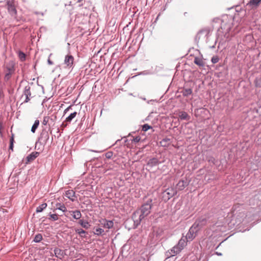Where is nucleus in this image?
<instances>
[{"instance_id": "obj_10", "label": "nucleus", "mask_w": 261, "mask_h": 261, "mask_svg": "<svg viewBox=\"0 0 261 261\" xmlns=\"http://www.w3.org/2000/svg\"><path fill=\"white\" fill-rule=\"evenodd\" d=\"M187 239L182 237L179 240L177 245L182 250L187 245Z\"/></svg>"}, {"instance_id": "obj_11", "label": "nucleus", "mask_w": 261, "mask_h": 261, "mask_svg": "<svg viewBox=\"0 0 261 261\" xmlns=\"http://www.w3.org/2000/svg\"><path fill=\"white\" fill-rule=\"evenodd\" d=\"M65 195L67 198H68L72 201H73L74 200L75 192L72 190H69L67 191L66 192Z\"/></svg>"}, {"instance_id": "obj_12", "label": "nucleus", "mask_w": 261, "mask_h": 261, "mask_svg": "<svg viewBox=\"0 0 261 261\" xmlns=\"http://www.w3.org/2000/svg\"><path fill=\"white\" fill-rule=\"evenodd\" d=\"M159 162L157 159L152 158L148 161L147 165L150 167H153L159 164Z\"/></svg>"}, {"instance_id": "obj_35", "label": "nucleus", "mask_w": 261, "mask_h": 261, "mask_svg": "<svg viewBox=\"0 0 261 261\" xmlns=\"http://www.w3.org/2000/svg\"><path fill=\"white\" fill-rule=\"evenodd\" d=\"M141 138L139 136L134 138L133 141L134 142H139L140 141Z\"/></svg>"}, {"instance_id": "obj_8", "label": "nucleus", "mask_w": 261, "mask_h": 261, "mask_svg": "<svg viewBox=\"0 0 261 261\" xmlns=\"http://www.w3.org/2000/svg\"><path fill=\"white\" fill-rule=\"evenodd\" d=\"M39 155V152H33L31 153L30 154L27 156V164L30 163L33 161Z\"/></svg>"}, {"instance_id": "obj_30", "label": "nucleus", "mask_w": 261, "mask_h": 261, "mask_svg": "<svg viewBox=\"0 0 261 261\" xmlns=\"http://www.w3.org/2000/svg\"><path fill=\"white\" fill-rule=\"evenodd\" d=\"M150 128H152L151 126H150L147 124H145L142 126V130L144 132H146L147 130Z\"/></svg>"}, {"instance_id": "obj_6", "label": "nucleus", "mask_w": 261, "mask_h": 261, "mask_svg": "<svg viewBox=\"0 0 261 261\" xmlns=\"http://www.w3.org/2000/svg\"><path fill=\"white\" fill-rule=\"evenodd\" d=\"M182 250L177 245L174 246L171 249L168 251V253L170 256H175L178 254Z\"/></svg>"}, {"instance_id": "obj_25", "label": "nucleus", "mask_w": 261, "mask_h": 261, "mask_svg": "<svg viewBox=\"0 0 261 261\" xmlns=\"http://www.w3.org/2000/svg\"><path fill=\"white\" fill-rule=\"evenodd\" d=\"M14 142V135L13 134H12L10 140V147L9 149L12 151L13 150V143Z\"/></svg>"}, {"instance_id": "obj_5", "label": "nucleus", "mask_w": 261, "mask_h": 261, "mask_svg": "<svg viewBox=\"0 0 261 261\" xmlns=\"http://www.w3.org/2000/svg\"><path fill=\"white\" fill-rule=\"evenodd\" d=\"M7 9L11 15L15 16L16 14L17 11L13 2L10 1L8 2Z\"/></svg>"}, {"instance_id": "obj_19", "label": "nucleus", "mask_w": 261, "mask_h": 261, "mask_svg": "<svg viewBox=\"0 0 261 261\" xmlns=\"http://www.w3.org/2000/svg\"><path fill=\"white\" fill-rule=\"evenodd\" d=\"M77 115V113L74 112L71 113L68 117L66 118V121L67 122H70L73 119H74Z\"/></svg>"}, {"instance_id": "obj_26", "label": "nucleus", "mask_w": 261, "mask_h": 261, "mask_svg": "<svg viewBox=\"0 0 261 261\" xmlns=\"http://www.w3.org/2000/svg\"><path fill=\"white\" fill-rule=\"evenodd\" d=\"M75 231L76 233L79 234L82 237H85L86 231L82 229H75Z\"/></svg>"}, {"instance_id": "obj_38", "label": "nucleus", "mask_w": 261, "mask_h": 261, "mask_svg": "<svg viewBox=\"0 0 261 261\" xmlns=\"http://www.w3.org/2000/svg\"><path fill=\"white\" fill-rule=\"evenodd\" d=\"M29 93H30V92L29 91H26V93H25L26 99L25 100V102H28L30 100V99L29 98V96H28V95H29Z\"/></svg>"}, {"instance_id": "obj_9", "label": "nucleus", "mask_w": 261, "mask_h": 261, "mask_svg": "<svg viewBox=\"0 0 261 261\" xmlns=\"http://www.w3.org/2000/svg\"><path fill=\"white\" fill-rule=\"evenodd\" d=\"M69 213L75 219H80L82 217L80 211L78 210L70 211Z\"/></svg>"}, {"instance_id": "obj_42", "label": "nucleus", "mask_w": 261, "mask_h": 261, "mask_svg": "<svg viewBox=\"0 0 261 261\" xmlns=\"http://www.w3.org/2000/svg\"><path fill=\"white\" fill-rule=\"evenodd\" d=\"M196 64H197V65H198V64H199V63H198V61H197V62H196Z\"/></svg>"}, {"instance_id": "obj_33", "label": "nucleus", "mask_w": 261, "mask_h": 261, "mask_svg": "<svg viewBox=\"0 0 261 261\" xmlns=\"http://www.w3.org/2000/svg\"><path fill=\"white\" fill-rule=\"evenodd\" d=\"M103 232H104V230L102 229L98 228L96 229L95 234L99 235V234H101Z\"/></svg>"}, {"instance_id": "obj_37", "label": "nucleus", "mask_w": 261, "mask_h": 261, "mask_svg": "<svg viewBox=\"0 0 261 261\" xmlns=\"http://www.w3.org/2000/svg\"><path fill=\"white\" fill-rule=\"evenodd\" d=\"M4 128V126L3 122L2 121L0 122V135L2 136V130Z\"/></svg>"}, {"instance_id": "obj_2", "label": "nucleus", "mask_w": 261, "mask_h": 261, "mask_svg": "<svg viewBox=\"0 0 261 261\" xmlns=\"http://www.w3.org/2000/svg\"><path fill=\"white\" fill-rule=\"evenodd\" d=\"M74 62V58L72 55H67L65 56L64 61V67L70 69L72 68Z\"/></svg>"}, {"instance_id": "obj_7", "label": "nucleus", "mask_w": 261, "mask_h": 261, "mask_svg": "<svg viewBox=\"0 0 261 261\" xmlns=\"http://www.w3.org/2000/svg\"><path fill=\"white\" fill-rule=\"evenodd\" d=\"M54 253L55 256L60 259L62 258L65 255L64 251L58 248L54 249Z\"/></svg>"}, {"instance_id": "obj_13", "label": "nucleus", "mask_w": 261, "mask_h": 261, "mask_svg": "<svg viewBox=\"0 0 261 261\" xmlns=\"http://www.w3.org/2000/svg\"><path fill=\"white\" fill-rule=\"evenodd\" d=\"M186 186V182L183 180H180L176 185V189L178 190H183Z\"/></svg>"}, {"instance_id": "obj_36", "label": "nucleus", "mask_w": 261, "mask_h": 261, "mask_svg": "<svg viewBox=\"0 0 261 261\" xmlns=\"http://www.w3.org/2000/svg\"><path fill=\"white\" fill-rule=\"evenodd\" d=\"M112 156V153L111 152H107L106 154V156L108 159H110Z\"/></svg>"}, {"instance_id": "obj_27", "label": "nucleus", "mask_w": 261, "mask_h": 261, "mask_svg": "<svg viewBox=\"0 0 261 261\" xmlns=\"http://www.w3.org/2000/svg\"><path fill=\"white\" fill-rule=\"evenodd\" d=\"M42 239V236L41 234L39 233L35 236L34 241L35 242H40Z\"/></svg>"}, {"instance_id": "obj_28", "label": "nucleus", "mask_w": 261, "mask_h": 261, "mask_svg": "<svg viewBox=\"0 0 261 261\" xmlns=\"http://www.w3.org/2000/svg\"><path fill=\"white\" fill-rule=\"evenodd\" d=\"M49 216L50 217L49 218V219H50L53 221H56L59 219L58 215L56 214H50Z\"/></svg>"}, {"instance_id": "obj_3", "label": "nucleus", "mask_w": 261, "mask_h": 261, "mask_svg": "<svg viewBox=\"0 0 261 261\" xmlns=\"http://www.w3.org/2000/svg\"><path fill=\"white\" fill-rule=\"evenodd\" d=\"M176 193L177 192L174 189L172 188H168L163 193V198H164L165 200H168L175 195Z\"/></svg>"}, {"instance_id": "obj_24", "label": "nucleus", "mask_w": 261, "mask_h": 261, "mask_svg": "<svg viewBox=\"0 0 261 261\" xmlns=\"http://www.w3.org/2000/svg\"><path fill=\"white\" fill-rule=\"evenodd\" d=\"M56 206L57 209H59L63 212L67 211L66 207L64 204H61V203H58L56 204Z\"/></svg>"}, {"instance_id": "obj_32", "label": "nucleus", "mask_w": 261, "mask_h": 261, "mask_svg": "<svg viewBox=\"0 0 261 261\" xmlns=\"http://www.w3.org/2000/svg\"><path fill=\"white\" fill-rule=\"evenodd\" d=\"M49 119V117H48V116L44 117L43 118V120L42 121V124L44 125H46L47 124V123L48 122Z\"/></svg>"}, {"instance_id": "obj_18", "label": "nucleus", "mask_w": 261, "mask_h": 261, "mask_svg": "<svg viewBox=\"0 0 261 261\" xmlns=\"http://www.w3.org/2000/svg\"><path fill=\"white\" fill-rule=\"evenodd\" d=\"M47 207V204L46 203H43L38 206L36 208V212L40 213L43 211V210L46 208Z\"/></svg>"}, {"instance_id": "obj_41", "label": "nucleus", "mask_w": 261, "mask_h": 261, "mask_svg": "<svg viewBox=\"0 0 261 261\" xmlns=\"http://www.w3.org/2000/svg\"><path fill=\"white\" fill-rule=\"evenodd\" d=\"M194 63L196 64V58H195L194 60Z\"/></svg>"}, {"instance_id": "obj_4", "label": "nucleus", "mask_w": 261, "mask_h": 261, "mask_svg": "<svg viewBox=\"0 0 261 261\" xmlns=\"http://www.w3.org/2000/svg\"><path fill=\"white\" fill-rule=\"evenodd\" d=\"M195 233L196 226H195V224H194L190 228L189 232L185 238H186L187 241H191L195 237Z\"/></svg>"}, {"instance_id": "obj_40", "label": "nucleus", "mask_w": 261, "mask_h": 261, "mask_svg": "<svg viewBox=\"0 0 261 261\" xmlns=\"http://www.w3.org/2000/svg\"><path fill=\"white\" fill-rule=\"evenodd\" d=\"M71 106H69L67 108H66L65 110H64V113H66L67 111H69V110L71 108Z\"/></svg>"}, {"instance_id": "obj_20", "label": "nucleus", "mask_w": 261, "mask_h": 261, "mask_svg": "<svg viewBox=\"0 0 261 261\" xmlns=\"http://www.w3.org/2000/svg\"><path fill=\"white\" fill-rule=\"evenodd\" d=\"M79 224L84 228L88 229L90 227L89 223L87 221H84L83 220H80L79 222Z\"/></svg>"}, {"instance_id": "obj_15", "label": "nucleus", "mask_w": 261, "mask_h": 261, "mask_svg": "<svg viewBox=\"0 0 261 261\" xmlns=\"http://www.w3.org/2000/svg\"><path fill=\"white\" fill-rule=\"evenodd\" d=\"M7 68L8 70V72L6 74L5 77L8 79L14 71L13 64H11V66L9 67H7Z\"/></svg>"}, {"instance_id": "obj_34", "label": "nucleus", "mask_w": 261, "mask_h": 261, "mask_svg": "<svg viewBox=\"0 0 261 261\" xmlns=\"http://www.w3.org/2000/svg\"><path fill=\"white\" fill-rule=\"evenodd\" d=\"M239 216H240V222L243 221L244 219L246 217V215L244 213H240Z\"/></svg>"}, {"instance_id": "obj_1", "label": "nucleus", "mask_w": 261, "mask_h": 261, "mask_svg": "<svg viewBox=\"0 0 261 261\" xmlns=\"http://www.w3.org/2000/svg\"><path fill=\"white\" fill-rule=\"evenodd\" d=\"M152 207V200H148L145 203L142 205L141 208L136 211L133 215V218L137 222H140L150 213Z\"/></svg>"}, {"instance_id": "obj_23", "label": "nucleus", "mask_w": 261, "mask_h": 261, "mask_svg": "<svg viewBox=\"0 0 261 261\" xmlns=\"http://www.w3.org/2000/svg\"><path fill=\"white\" fill-rule=\"evenodd\" d=\"M182 94L185 96H188L191 95L192 90L191 89H185L182 91Z\"/></svg>"}, {"instance_id": "obj_22", "label": "nucleus", "mask_w": 261, "mask_h": 261, "mask_svg": "<svg viewBox=\"0 0 261 261\" xmlns=\"http://www.w3.org/2000/svg\"><path fill=\"white\" fill-rule=\"evenodd\" d=\"M170 143V139L168 138H165L163 139L161 142L160 144L162 146H168Z\"/></svg>"}, {"instance_id": "obj_29", "label": "nucleus", "mask_w": 261, "mask_h": 261, "mask_svg": "<svg viewBox=\"0 0 261 261\" xmlns=\"http://www.w3.org/2000/svg\"><path fill=\"white\" fill-rule=\"evenodd\" d=\"M18 56L21 61H24L25 60V55L23 52L19 51Z\"/></svg>"}, {"instance_id": "obj_39", "label": "nucleus", "mask_w": 261, "mask_h": 261, "mask_svg": "<svg viewBox=\"0 0 261 261\" xmlns=\"http://www.w3.org/2000/svg\"><path fill=\"white\" fill-rule=\"evenodd\" d=\"M67 122L66 121V120L65 121H64L62 124H61V127H62L63 128L66 127L67 125Z\"/></svg>"}, {"instance_id": "obj_16", "label": "nucleus", "mask_w": 261, "mask_h": 261, "mask_svg": "<svg viewBox=\"0 0 261 261\" xmlns=\"http://www.w3.org/2000/svg\"><path fill=\"white\" fill-rule=\"evenodd\" d=\"M260 3L261 0H250L248 4L253 7H257Z\"/></svg>"}, {"instance_id": "obj_14", "label": "nucleus", "mask_w": 261, "mask_h": 261, "mask_svg": "<svg viewBox=\"0 0 261 261\" xmlns=\"http://www.w3.org/2000/svg\"><path fill=\"white\" fill-rule=\"evenodd\" d=\"M104 221V223H102V224H103V226L105 227V228H112L113 226V221H107V220H103Z\"/></svg>"}, {"instance_id": "obj_17", "label": "nucleus", "mask_w": 261, "mask_h": 261, "mask_svg": "<svg viewBox=\"0 0 261 261\" xmlns=\"http://www.w3.org/2000/svg\"><path fill=\"white\" fill-rule=\"evenodd\" d=\"M39 120H36L35 121V122L34 124L33 125L32 128H31V132L33 133H35L36 129L38 128L39 125Z\"/></svg>"}, {"instance_id": "obj_21", "label": "nucleus", "mask_w": 261, "mask_h": 261, "mask_svg": "<svg viewBox=\"0 0 261 261\" xmlns=\"http://www.w3.org/2000/svg\"><path fill=\"white\" fill-rule=\"evenodd\" d=\"M179 118L181 120H186L188 119V115L187 113L185 112H180L178 114Z\"/></svg>"}, {"instance_id": "obj_31", "label": "nucleus", "mask_w": 261, "mask_h": 261, "mask_svg": "<svg viewBox=\"0 0 261 261\" xmlns=\"http://www.w3.org/2000/svg\"><path fill=\"white\" fill-rule=\"evenodd\" d=\"M211 61L213 63L215 64L219 62V58L217 56H215L212 57Z\"/></svg>"}]
</instances>
